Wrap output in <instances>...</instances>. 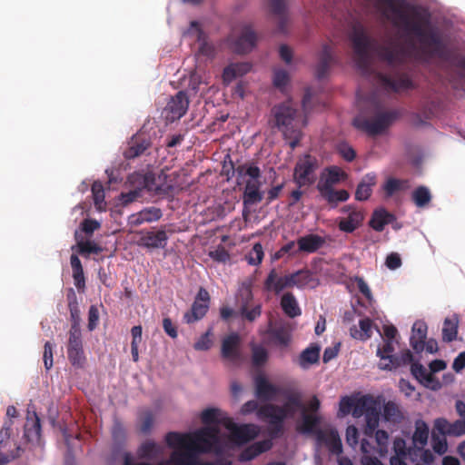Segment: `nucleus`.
Returning <instances> with one entry per match:
<instances>
[{"label": "nucleus", "mask_w": 465, "mask_h": 465, "mask_svg": "<svg viewBox=\"0 0 465 465\" xmlns=\"http://www.w3.org/2000/svg\"><path fill=\"white\" fill-rule=\"evenodd\" d=\"M148 147L149 143L145 140L133 141L132 144L124 151V155L126 159H134L142 155Z\"/></svg>", "instance_id": "6e6d98bb"}, {"label": "nucleus", "mask_w": 465, "mask_h": 465, "mask_svg": "<svg viewBox=\"0 0 465 465\" xmlns=\"http://www.w3.org/2000/svg\"><path fill=\"white\" fill-rule=\"evenodd\" d=\"M252 350V363L254 367H262L268 361V351L262 345H257L254 343L251 344Z\"/></svg>", "instance_id": "3c124183"}, {"label": "nucleus", "mask_w": 465, "mask_h": 465, "mask_svg": "<svg viewBox=\"0 0 465 465\" xmlns=\"http://www.w3.org/2000/svg\"><path fill=\"white\" fill-rule=\"evenodd\" d=\"M329 203L345 202L349 198V193L346 190L335 191L333 188L321 194Z\"/></svg>", "instance_id": "e2e57ef3"}, {"label": "nucleus", "mask_w": 465, "mask_h": 465, "mask_svg": "<svg viewBox=\"0 0 465 465\" xmlns=\"http://www.w3.org/2000/svg\"><path fill=\"white\" fill-rule=\"evenodd\" d=\"M223 426L231 432V439L237 444H244L258 436V429L253 424L237 425L232 419L225 418Z\"/></svg>", "instance_id": "1a4fd4ad"}, {"label": "nucleus", "mask_w": 465, "mask_h": 465, "mask_svg": "<svg viewBox=\"0 0 465 465\" xmlns=\"http://www.w3.org/2000/svg\"><path fill=\"white\" fill-rule=\"evenodd\" d=\"M360 330L353 325L350 329V334L353 339L360 341H367L372 334V321L370 318L361 319L359 322Z\"/></svg>", "instance_id": "79ce46f5"}, {"label": "nucleus", "mask_w": 465, "mask_h": 465, "mask_svg": "<svg viewBox=\"0 0 465 465\" xmlns=\"http://www.w3.org/2000/svg\"><path fill=\"white\" fill-rule=\"evenodd\" d=\"M434 430L441 435L460 436L465 433V420L450 423L445 418H438L434 420Z\"/></svg>", "instance_id": "aec40b11"}, {"label": "nucleus", "mask_w": 465, "mask_h": 465, "mask_svg": "<svg viewBox=\"0 0 465 465\" xmlns=\"http://www.w3.org/2000/svg\"><path fill=\"white\" fill-rule=\"evenodd\" d=\"M272 448L271 440H263L256 441L250 446L246 447L239 455V460L246 462L253 460L260 454L270 450Z\"/></svg>", "instance_id": "b1692460"}, {"label": "nucleus", "mask_w": 465, "mask_h": 465, "mask_svg": "<svg viewBox=\"0 0 465 465\" xmlns=\"http://www.w3.org/2000/svg\"><path fill=\"white\" fill-rule=\"evenodd\" d=\"M427 330V324L422 321L415 322L412 326V334L410 338V343L417 353H420L424 350Z\"/></svg>", "instance_id": "393cba45"}, {"label": "nucleus", "mask_w": 465, "mask_h": 465, "mask_svg": "<svg viewBox=\"0 0 465 465\" xmlns=\"http://www.w3.org/2000/svg\"><path fill=\"white\" fill-rule=\"evenodd\" d=\"M231 163V171L232 173H236L238 178L249 176L251 179L257 180L261 177V170L254 163H243L234 168L232 162Z\"/></svg>", "instance_id": "a18cd8bd"}, {"label": "nucleus", "mask_w": 465, "mask_h": 465, "mask_svg": "<svg viewBox=\"0 0 465 465\" xmlns=\"http://www.w3.org/2000/svg\"><path fill=\"white\" fill-rule=\"evenodd\" d=\"M41 435V423L37 414L34 412L27 413L26 421L25 423V437L30 440H38Z\"/></svg>", "instance_id": "72a5a7b5"}, {"label": "nucleus", "mask_w": 465, "mask_h": 465, "mask_svg": "<svg viewBox=\"0 0 465 465\" xmlns=\"http://www.w3.org/2000/svg\"><path fill=\"white\" fill-rule=\"evenodd\" d=\"M395 216L384 208L377 209L373 212L370 220V226L376 232H382L387 224L391 223Z\"/></svg>", "instance_id": "7c9ffc66"}, {"label": "nucleus", "mask_w": 465, "mask_h": 465, "mask_svg": "<svg viewBox=\"0 0 465 465\" xmlns=\"http://www.w3.org/2000/svg\"><path fill=\"white\" fill-rule=\"evenodd\" d=\"M408 187V181L395 178H389L383 185L386 197H391L396 192L402 191Z\"/></svg>", "instance_id": "5fc2aeb1"}, {"label": "nucleus", "mask_w": 465, "mask_h": 465, "mask_svg": "<svg viewBox=\"0 0 465 465\" xmlns=\"http://www.w3.org/2000/svg\"><path fill=\"white\" fill-rule=\"evenodd\" d=\"M189 107V99L184 91H179L172 96L164 108L165 118L167 121L174 122L182 118Z\"/></svg>", "instance_id": "ddd939ff"}, {"label": "nucleus", "mask_w": 465, "mask_h": 465, "mask_svg": "<svg viewBox=\"0 0 465 465\" xmlns=\"http://www.w3.org/2000/svg\"><path fill=\"white\" fill-rule=\"evenodd\" d=\"M263 287L265 291L273 292L275 294H280L286 288H292L288 274L281 276L275 269L268 273Z\"/></svg>", "instance_id": "412c9836"}, {"label": "nucleus", "mask_w": 465, "mask_h": 465, "mask_svg": "<svg viewBox=\"0 0 465 465\" xmlns=\"http://www.w3.org/2000/svg\"><path fill=\"white\" fill-rule=\"evenodd\" d=\"M77 252L81 255H86L90 253L99 254L103 249L97 243L91 241H80L77 242Z\"/></svg>", "instance_id": "052dcab7"}, {"label": "nucleus", "mask_w": 465, "mask_h": 465, "mask_svg": "<svg viewBox=\"0 0 465 465\" xmlns=\"http://www.w3.org/2000/svg\"><path fill=\"white\" fill-rule=\"evenodd\" d=\"M210 306V294L208 291L201 287L192 304L191 310L186 312L183 319L187 323H193L203 319Z\"/></svg>", "instance_id": "f8f14e48"}, {"label": "nucleus", "mask_w": 465, "mask_h": 465, "mask_svg": "<svg viewBox=\"0 0 465 465\" xmlns=\"http://www.w3.org/2000/svg\"><path fill=\"white\" fill-rule=\"evenodd\" d=\"M155 416L150 410L142 411L138 415V430L143 435L149 434L153 427Z\"/></svg>", "instance_id": "de8ad7c7"}, {"label": "nucleus", "mask_w": 465, "mask_h": 465, "mask_svg": "<svg viewBox=\"0 0 465 465\" xmlns=\"http://www.w3.org/2000/svg\"><path fill=\"white\" fill-rule=\"evenodd\" d=\"M365 416V434L372 436L379 426L381 408L380 402L371 395H364L356 400V406L353 410V416L356 418Z\"/></svg>", "instance_id": "39448f33"}, {"label": "nucleus", "mask_w": 465, "mask_h": 465, "mask_svg": "<svg viewBox=\"0 0 465 465\" xmlns=\"http://www.w3.org/2000/svg\"><path fill=\"white\" fill-rule=\"evenodd\" d=\"M163 216V212L160 208L151 206L144 208L140 212L134 213L129 218V223L132 225L138 226L144 223H153L160 220Z\"/></svg>", "instance_id": "5701e85b"}, {"label": "nucleus", "mask_w": 465, "mask_h": 465, "mask_svg": "<svg viewBox=\"0 0 465 465\" xmlns=\"http://www.w3.org/2000/svg\"><path fill=\"white\" fill-rule=\"evenodd\" d=\"M242 339L237 332L230 333L222 341L221 356L233 364H239L242 360Z\"/></svg>", "instance_id": "9b49d317"}, {"label": "nucleus", "mask_w": 465, "mask_h": 465, "mask_svg": "<svg viewBox=\"0 0 465 465\" xmlns=\"http://www.w3.org/2000/svg\"><path fill=\"white\" fill-rule=\"evenodd\" d=\"M446 435L439 434L437 430H432L431 433V445L433 450L439 455H442L448 450V443L445 438Z\"/></svg>", "instance_id": "13d9d810"}, {"label": "nucleus", "mask_w": 465, "mask_h": 465, "mask_svg": "<svg viewBox=\"0 0 465 465\" xmlns=\"http://www.w3.org/2000/svg\"><path fill=\"white\" fill-rule=\"evenodd\" d=\"M286 399V402L282 406H280V408L283 409L285 419L287 417H293L298 410H304V405L302 404L300 393L289 394Z\"/></svg>", "instance_id": "37998d69"}, {"label": "nucleus", "mask_w": 465, "mask_h": 465, "mask_svg": "<svg viewBox=\"0 0 465 465\" xmlns=\"http://www.w3.org/2000/svg\"><path fill=\"white\" fill-rule=\"evenodd\" d=\"M268 341L275 346L285 348L289 346L292 339L291 330L285 324L270 326L266 331Z\"/></svg>", "instance_id": "f3484780"}, {"label": "nucleus", "mask_w": 465, "mask_h": 465, "mask_svg": "<svg viewBox=\"0 0 465 465\" xmlns=\"http://www.w3.org/2000/svg\"><path fill=\"white\" fill-rule=\"evenodd\" d=\"M459 316L453 314L444 320L442 327V341L451 342L457 339Z\"/></svg>", "instance_id": "ea45409f"}, {"label": "nucleus", "mask_w": 465, "mask_h": 465, "mask_svg": "<svg viewBox=\"0 0 465 465\" xmlns=\"http://www.w3.org/2000/svg\"><path fill=\"white\" fill-rule=\"evenodd\" d=\"M197 452L202 453L198 449L176 450L171 454L169 463L171 465H193Z\"/></svg>", "instance_id": "c756f323"}, {"label": "nucleus", "mask_w": 465, "mask_h": 465, "mask_svg": "<svg viewBox=\"0 0 465 465\" xmlns=\"http://www.w3.org/2000/svg\"><path fill=\"white\" fill-rule=\"evenodd\" d=\"M350 40L352 45L355 65L361 74L365 76L375 74L385 88L394 92L414 88V84L407 74H400L397 77L392 78L388 74L374 71L371 55L374 41L367 34L366 29L361 24L356 23L353 25L350 34Z\"/></svg>", "instance_id": "f03ea898"}, {"label": "nucleus", "mask_w": 465, "mask_h": 465, "mask_svg": "<svg viewBox=\"0 0 465 465\" xmlns=\"http://www.w3.org/2000/svg\"><path fill=\"white\" fill-rule=\"evenodd\" d=\"M345 176V173L341 168L337 166L328 167L322 174L317 184V189L321 194L327 191L330 192V190L333 188V185L337 184Z\"/></svg>", "instance_id": "dca6fc26"}, {"label": "nucleus", "mask_w": 465, "mask_h": 465, "mask_svg": "<svg viewBox=\"0 0 465 465\" xmlns=\"http://www.w3.org/2000/svg\"><path fill=\"white\" fill-rule=\"evenodd\" d=\"M375 184L376 174L372 173L365 174L356 188L355 199L357 201L368 200L372 193V187Z\"/></svg>", "instance_id": "2f4dec72"}, {"label": "nucleus", "mask_w": 465, "mask_h": 465, "mask_svg": "<svg viewBox=\"0 0 465 465\" xmlns=\"http://www.w3.org/2000/svg\"><path fill=\"white\" fill-rule=\"evenodd\" d=\"M376 6L389 18L388 13L397 18L408 35L417 37L424 54L430 57H444L447 45L440 32L431 25L430 11L407 0H374Z\"/></svg>", "instance_id": "f257e3e1"}, {"label": "nucleus", "mask_w": 465, "mask_h": 465, "mask_svg": "<svg viewBox=\"0 0 465 465\" xmlns=\"http://www.w3.org/2000/svg\"><path fill=\"white\" fill-rule=\"evenodd\" d=\"M393 340H386L383 346L377 349V356L380 357L381 362H389V357L393 355Z\"/></svg>", "instance_id": "69168bd1"}, {"label": "nucleus", "mask_w": 465, "mask_h": 465, "mask_svg": "<svg viewBox=\"0 0 465 465\" xmlns=\"http://www.w3.org/2000/svg\"><path fill=\"white\" fill-rule=\"evenodd\" d=\"M168 242V235L164 229L146 231L142 232L137 244L147 250L163 249Z\"/></svg>", "instance_id": "4468645a"}, {"label": "nucleus", "mask_w": 465, "mask_h": 465, "mask_svg": "<svg viewBox=\"0 0 465 465\" xmlns=\"http://www.w3.org/2000/svg\"><path fill=\"white\" fill-rule=\"evenodd\" d=\"M146 178L144 173L135 172L128 176V183L131 189L139 190L140 193L144 190V184H146Z\"/></svg>", "instance_id": "0e129e2a"}, {"label": "nucleus", "mask_w": 465, "mask_h": 465, "mask_svg": "<svg viewBox=\"0 0 465 465\" xmlns=\"http://www.w3.org/2000/svg\"><path fill=\"white\" fill-rule=\"evenodd\" d=\"M213 335L212 329H208L205 333H203L198 341L194 343L193 348L196 351H208L212 345L213 341L211 339V336Z\"/></svg>", "instance_id": "338daca9"}, {"label": "nucleus", "mask_w": 465, "mask_h": 465, "mask_svg": "<svg viewBox=\"0 0 465 465\" xmlns=\"http://www.w3.org/2000/svg\"><path fill=\"white\" fill-rule=\"evenodd\" d=\"M291 287L304 288V287H315L317 281L313 278L312 272L310 270L302 269L295 272L288 274Z\"/></svg>", "instance_id": "bb28decb"}, {"label": "nucleus", "mask_w": 465, "mask_h": 465, "mask_svg": "<svg viewBox=\"0 0 465 465\" xmlns=\"http://www.w3.org/2000/svg\"><path fill=\"white\" fill-rule=\"evenodd\" d=\"M272 113L275 125L289 141L290 147H297L302 138V129L307 124L305 117L291 102L273 106Z\"/></svg>", "instance_id": "20e7f679"}, {"label": "nucleus", "mask_w": 465, "mask_h": 465, "mask_svg": "<svg viewBox=\"0 0 465 465\" xmlns=\"http://www.w3.org/2000/svg\"><path fill=\"white\" fill-rule=\"evenodd\" d=\"M333 62L332 51L330 45H324L319 55V62L316 66V76L318 79L324 78Z\"/></svg>", "instance_id": "473e14b6"}, {"label": "nucleus", "mask_w": 465, "mask_h": 465, "mask_svg": "<svg viewBox=\"0 0 465 465\" xmlns=\"http://www.w3.org/2000/svg\"><path fill=\"white\" fill-rule=\"evenodd\" d=\"M363 219V213L354 210L349 213L348 217L339 222L338 227L341 232L351 233L361 225Z\"/></svg>", "instance_id": "f704fd0d"}, {"label": "nucleus", "mask_w": 465, "mask_h": 465, "mask_svg": "<svg viewBox=\"0 0 465 465\" xmlns=\"http://www.w3.org/2000/svg\"><path fill=\"white\" fill-rule=\"evenodd\" d=\"M162 453V446L151 440L143 442L137 450L139 458L150 460L159 458Z\"/></svg>", "instance_id": "e433bc0d"}, {"label": "nucleus", "mask_w": 465, "mask_h": 465, "mask_svg": "<svg viewBox=\"0 0 465 465\" xmlns=\"http://www.w3.org/2000/svg\"><path fill=\"white\" fill-rule=\"evenodd\" d=\"M271 12L278 18V32L285 33L287 25V9L285 0H269Z\"/></svg>", "instance_id": "c9c22d12"}, {"label": "nucleus", "mask_w": 465, "mask_h": 465, "mask_svg": "<svg viewBox=\"0 0 465 465\" xmlns=\"http://www.w3.org/2000/svg\"><path fill=\"white\" fill-rule=\"evenodd\" d=\"M70 263L73 271L74 283L78 292H84L85 278L82 262L76 254H72L70 257Z\"/></svg>", "instance_id": "58836bf2"}, {"label": "nucleus", "mask_w": 465, "mask_h": 465, "mask_svg": "<svg viewBox=\"0 0 465 465\" xmlns=\"http://www.w3.org/2000/svg\"><path fill=\"white\" fill-rule=\"evenodd\" d=\"M316 439L319 442L324 444L332 454L340 455L342 453V443L338 431L335 429L318 430Z\"/></svg>", "instance_id": "2eb2a0df"}, {"label": "nucleus", "mask_w": 465, "mask_h": 465, "mask_svg": "<svg viewBox=\"0 0 465 465\" xmlns=\"http://www.w3.org/2000/svg\"><path fill=\"white\" fill-rule=\"evenodd\" d=\"M374 51L379 60L391 68L402 65L407 58L405 48L392 40L376 45Z\"/></svg>", "instance_id": "0eeeda50"}, {"label": "nucleus", "mask_w": 465, "mask_h": 465, "mask_svg": "<svg viewBox=\"0 0 465 465\" xmlns=\"http://www.w3.org/2000/svg\"><path fill=\"white\" fill-rule=\"evenodd\" d=\"M92 194L94 203L98 210H103L105 205L104 203V190L101 182H94L92 185Z\"/></svg>", "instance_id": "bf43d9fd"}, {"label": "nucleus", "mask_w": 465, "mask_h": 465, "mask_svg": "<svg viewBox=\"0 0 465 465\" xmlns=\"http://www.w3.org/2000/svg\"><path fill=\"white\" fill-rule=\"evenodd\" d=\"M429 437V427L427 423L422 420H418L415 422V430L412 436V441L417 446L420 445V448H423L428 441Z\"/></svg>", "instance_id": "09e8293b"}, {"label": "nucleus", "mask_w": 465, "mask_h": 465, "mask_svg": "<svg viewBox=\"0 0 465 465\" xmlns=\"http://www.w3.org/2000/svg\"><path fill=\"white\" fill-rule=\"evenodd\" d=\"M281 307L290 318H295L302 313L297 300L292 292H286L282 296Z\"/></svg>", "instance_id": "a19ab883"}, {"label": "nucleus", "mask_w": 465, "mask_h": 465, "mask_svg": "<svg viewBox=\"0 0 465 465\" xmlns=\"http://www.w3.org/2000/svg\"><path fill=\"white\" fill-rule=\"evenodd\" d=\"M261 183L257 180H248L242 195V203L245 208L257 204L263 198L262 192L260 191Z\"/></svg>", "instance_id": "4be33fe9"}, {"label": "nucleus", "mask_w": 465, "mask_h": 465, "mask_svg": "<svg viewBox=\"0 0 465 465\" xmlns=\"http://www.w3.org/2000/svg\"><path fill=\"white\" fill-rule=\"evenodd\" d=\"M278 393V389L271 384L265 378L256 381V396L261 400H271Z\"/></svg>", "instance_id": "c03bdc74"}, {"label": "nucleus", "mask_w": 465, "mask_h": 465, "mask_svg": "<svg viewBox=\"0 0 465 465\" xmlns=\"http://www.w3.org/2000/svg\"><path fill=\"white\" fill-rule=\"evenodd\" d=\"M321 417L317 414L307 413L306 410L302 411V423L299 430L304 433H312L320 425Z\"/></svg>", "instance_id": "8fccbe9b"}, {"label": "nucleus", "mask_w": 465, "mask_h": 465, "mask_svg": "<svg viewBox=\"0 0 465 465\" xmlns=\"http://www.w3.org/2000/svg\"><path fill=\"white\" fill-rule=\"evenodd\" d=\"M318 160L311 154H305L294 167L293 179L299 187L311 185L315 182V171L318 169Z\"/></svg>", "instance_id": "6e6552de"}, {"label": "nucleus", "mask_w": 465, "mask_h": 465, "mask_svg": "<svg viewBox=\"0 0 465 465\" xmlns=\"http://www.w3.org/2000/svg\"><path fill=\"white\" fill-rule=\"evenodd\" d=\"M68 307H69L71 322H72L71 328H70L69 331H75V332L81 331L80 309H79L78 303L76 302L74 293H73V301L69 302Z\"/></svg>", "instance_id": "864d4df0"}, {"label": "nucleus", "mask_w": 465, "mask_h": 465, "mask_svg": "<svg viewBox=\"0 0 465 465\" xmlns=\"http://www.w3.org/2000/svg\"><path fill=\"white\" fill-rule=\"evenodd\" d=\"M325 243L324 238L318 234H307L297 240L298 251L312 253L318 251Z\"/></svg>", "instance_id": "cd10ccee"}, {"label": "nucleus", "mask_w": 465, "mask_h": 465, "mask_svg": "<svg viewBox=\"0 0 465 465\" xmlns=\"http://www.w3.org/2000/svg\"><path fill=\"white\" fill-rule=\"evenodd\" d=\"M320 346L312 343L303 350L299 356V364L302 369H308L311 365L317 363L320 359Z\"/></svg>", "instance_id": "4c0bfd02"}, {"label": "nucleus", "mask_w": 465, "mask_h": 465, "mask_svg": "<svg viewBox=\"0 0 465 465\" xmlns=\"http://www.w3.org/2000/svg\"><path fill=\"white\" fill-rule=\"evenodd\" d=\"M263 255L262 246L261 243L257 242L246 255V260L251 265H258L262 262Z\"/></svg>", "instance_id": "680f3d73"}, {"label": "nucleus", "mask_w": 465, "mask_h": 465, "mask_svg": "<svg viewBox=\"0 0 465 465\" xmlns=\"http://www.w3.org/2000/svg\"><path fill=\"white\" fill-rule=\"evenodd\" d=\"M258 417L263 420H266L269 427L284 423L285 415L283 414V409L280 408L279 405L268 403L258 410Z\"/></svg>", "instance_id": "6ab92c4d"}, {"label": "nucleus", "mask_w": 465, "mask_h": 465, "mask_svg": "<svg viewBox=\"0 0 465 465\" xmlns=\"http://www.w3.org/2000/svg\"><path fill=\"white\" fill-rule=\"evenodd\" d=\"M245 302L241 304L239 313L243 320L252 322L261 316L262 305L256 304L251 309L249 308V302L252 300V293L250 288L245 289Z\"/></svg>", "instance_id": "c85d7f7f"}, {"label": "nucleus", "mask_w": 465, "mask_h": 465, "mask_svg": "<svg viewBox=\"0 0 465 465\" xmlns=\"http://www.w3.org/2000/svg\"><path fill=\"white\" fill-rule=\"evenodd\" d=\"M413 355L408 349L401 351L399 354L391 355L389 362H380L379 367L381 370L391 371L401 366L412 364Z\"/></svg>", "instance_id": "a878e982"}, {"label": "nucleus", "mask_w": 465, "mask_h": 465, "mask_svg": "<svg viewBox=\"0 0 465 465\" xmlns=\"http://www.w3.org/2000/svg\"><path fill=\"white\" fill-rule=\"evenodd\" d=\"M165 441L173 449H198L202 453L223 452L220 430L217 426L203 427L191 433L168 432Z\"/></svg>", "instance_id": "7ed1b4c3"}, {"label": "nucleus", "mask_w": 465, "mask_h": 465, "mask_svg": "<svg viewBox=\"0 0 465 465\" xmlns=\"http://www.w3.org/2000/svg\"><path fill=\"white\" fill-rule=\"evenodd\" d=\"M257 35L251 26L242 28L241 35L235 40L233 49L237 54H247L256 45Z\"/></svg>", "instance_id": "a211bd4d"}, {"label": "nucleus", "mask_w": 465, "mask_h": 465, "mask_svg": "<svg viewBox=\"0 0 465 465\" xmlns=\"http://www.w3.org/2000/svg\"><path fill=\"white\" fill-rule=\"evenodd\" d=\"M411 372L420 382L426 381L427 383H430L433 381L432 374L428 372L426 368L420 362H412L411 365Z\"/></svg>", "instance_id": "4d7b16f0"}, {"label": "nucleus", "mask_w": 465, "mask_h": 465, "mask_svg": "<svg viewBox=\"0 0 465 465\" xmlns=\"http://www.w3.org/2000/svg\"><path fill=\"white\" fill-rule=\"evenodd\" d=\"M398 116L399 114L396 111L381 112L373 118L358 115L353 119L352 124L356 129L374 136L384 132Z\"/></svg>", "instance_id": "423d86ee"}, {"label": "nucleus", "mask_w": 465, "mask_h": 465, "mask_svg": "<svg viewBox=\"0 0 465 465\" xmlns=\"http://www.w3.org/2000/svg\"><path fill=\"white\" fill-rule=\"evenodd\" d=\"M67 357L70 363L77 369L84 368L86 357L84 351L82 332L69 331Z\"/></svg>", "instance_id": "9d476101"}, {"label": "nucleus", "mask_w": 465, "mask_h": 465, "mask_svg": "<svg viewBox=\"0 0 465 465\" xmlns=\"http://www.w3.org/2000/svg\"><path fill=\"white\" fill-rule=\"evenodd\" d=\"M383 417L387 421L393 423H400L404 418L400 405L393 401H389L384 404Z\"/></svg>", "instance_id": "49530a36"}, {"label": "nucleus", "mask_w": 465, "mask_h": 465, "mask_svg": "<svg viewBox=\"0 0 465 465\" xmlns=\"http://www.w3.org/2000/svg\"><path fill=\"white\" fill-rule=\"evenodd\" d=\"M411 198L416 206L422 208L430 203L431 194L427 187L419 186L413 191Z\"/></svg>", "instance_id": "603ef678"}, {"label": "nucleus", "mask_w": 465, "mask_h": 465, "mask_svg": "<svg viewBox=\"0 0 465 465\" xmlns=\"http://www.w3.org/2000/svg\"><path fill=\"white\" fill-rule=\"evenodd\" d=\"M218 414L219 410L214 408H209L204 410L201 414V419L203 424L210 425L213 423H218ZM223 421H220V423L223 424Z\"/></svg>", "instance_id": "774afa93"}]
</instances>
